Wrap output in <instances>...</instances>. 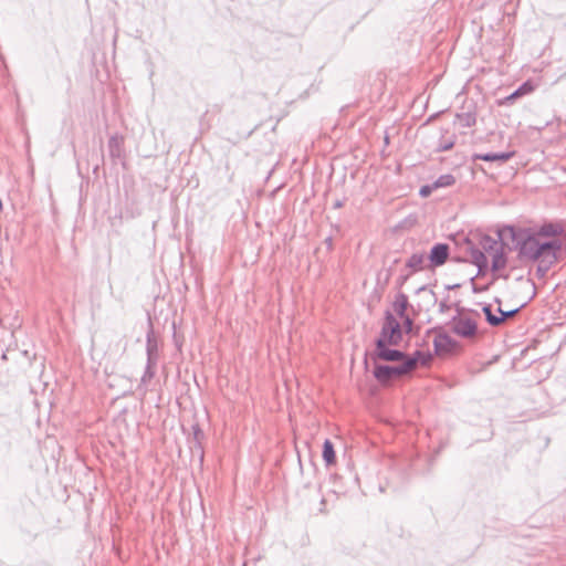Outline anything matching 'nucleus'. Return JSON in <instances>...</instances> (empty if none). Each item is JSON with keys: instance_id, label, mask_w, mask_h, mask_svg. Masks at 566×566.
Instances as JSON below:
<instances>
[{"instance_id": "obj_18", "label": "nucleus", "mask_w": 566, "mask_h": 566, "mask_svg": "<svg viewBox=\"0 0 566 566\" xmlns=\"http://www.w3.org/2000/svg\"><path fill=\"white\" fill-rule=\"evenodd\" d=\"M431 358V355L427 353L426 359L427 361Z\"/></svg>"}, {"instance_id": "obj_17", "label": "nucleus", "mask_w": 566, "mask_h": 566, "mask_svg": "<svg viewBox=\"0 0 566 566\" xmlns=\"http://www.w3.org/2000/svg\"><path fill=\"white\" fill-rule=\"evenodd\" d=\"M451 147H452V143H450L449 145H446V146L441 147V149H442V150H447V149H449V148H451Z\"/></svg>"}, {"instance_id": "obj_2", "label": "nucleus", "mask_w": 566, "mask_h": 566, "mask_svg": "<svg viewBox=\"0 0 566 566\" xmlns=\"http://www.w3.org/2000/svg\"><path fill=\"white\" fill-rule=\"evenodd\" d=\"M560 228L554 224H544L537 232L527 235L520 244V256L536 262V274L544 277L549 269L566 255L562 239L557 237Z\"/></svg>"}, {"instance_id": "obj_13", "label": "nucleus", "mask_w": 566, "mask_h": 566, "mask_svg": "<svg viewBox=\"0 0 566 566\" xmlns=\"http://www.w3.org/2000/svg\"><path fill=\"white\" fill-rule=\"evenodd\" d=\"M410 272H418L423 269V255L421 253L413 254L406 263Z\"/></svg>"}, {"instance_id": "obj_11", "label": "nucleus", "mask_w": 566, "mask_h": 566, "mask_svg": "<svg viewBox=\"0 0 566 566\" xmlns=\"http://www.w3.org/2000/svg\"><path fill=\"white\" fill-rule=\"evenodd\" d=\"M323 459L327 465H334L336 463L334 446L329 440H326L323 444Z\"/></svg>"}, {"instance_id": "obj_1", "label": "nucleus", "mask_w": 566, "mask_h": 566, "mask_svg": "<svg viewBox=\"0 0 566 566\" xmlns=\"http://www.w3.org/2000/svg\"><path fill=\"white\" fill-rule=\"evenodd\" d=\"M412 310L407 298L399 295L387 311L385 322L376 343L375 356L386 361H399L403 358L400 347L408 342L413 334Z\"/></svg>"}, {"instance_id": "obj_8", "label": "nucleus", "mask_w": 566, "mask_h": 566, "mask_svg": "<svg viewBox=\"0 0 566 566\" xmlns=\"http://www.w3.org/2000/svg\"><path fill=\"white\" fill-rule=\"evenodd\" d=\"M514 156V151H502V153H485L475 154L474 159L484 161H501L505 163Z\"/></svg>"}, {"instance_id": "obj_5", "label": "nucleus", "mask_w": 566, "mask_h": 566, "mask_svg": "<svg viewBox=\"0 0 566 566\" xmlns=\"http://www.w3.org/2000/svg\"><path fill=\"white\" fill-rule=\"evenodd\" d=\"M451 331L461 337H473L476 334V322L469 315L459 314L451 322Z\"/></svg>"}, {"instance_id": "obj_14", "label": "nucleus", "mask_w": 566, "mask_h": 566, "mask_svg": "<svg viewBox=\"0 0 566 566\" xmlns=\"http://www.w3.org/2000/svg\"><path fill=\"white\" fill-rule=\"evenodd\" d=\"M483 313L485 314L486 322L492 326H499L503 323V317H499L497 315H494L491 310V305H484L482 308Z\"/></svg>"}, {"instance_id": "obj_7", "label": "nucleus", "mask_w": 566, "mask_h": 566, "mask_svg": "<svg viewBox=\"0 0 566 566\" xmlns=\"http://www.w3.org/2000/svg\"><path fill=\"white\" fill-rule=\"evenodd\" d=\"M433 345L436 354L442 356L451 353L455 348L457 343L450 336L439 334L436 336Z\"/></svg>"}, {"instance_id": "obj_9", "label": "nucleus", "mask_w": 566, "mask_h": 566, "mask_svg": "<svg viewBox=\"0 0 566 566\" xmlns=\"http://www.w3.org/2000/svg\"><path fill=\"white\" fill-rule=\"evenodd\" d=\"M455 182L454 176L447 174L440 176L431 186L427 185V197L430 195V192L433 189L442 188V187H450Z\"/></svg>"}, {"instance_id": "obj_3", "label": "nucleus", "mask_w": 566, "mask_h": 566, "mask_svg": "<svg viewBox=\"0 0 566 566\" xmlns=\"http://www.w3.org/2000/svg\"><path fill=\"white\" fill-rule=\"evenodd\" d=\"M480 245L482 250L472 248L470 251L472 262L478 266L479 272L485 271L489 268L490 261L493 272L505 268L504 243L500 239L483 235L480 240Z\"/></svg>"}, {"instance_id": "obj_6", "label": "nucleus", "mask_w": 566, "mask_h": 566, "mask_svg": "<svg viewBox=\"0 0 566 566\" xmlns=\"http://www.w3.org/2000/svg\"><path fill=\"white\" fill-rule=\"evenodd\" d=\"M448 256L449 245L446 243H437L431 248L428 259L431 266H440L446 263Z\"/></svg>"}, {"instance_id": "obj_15", "label": "nucleus", "mask_w": 566, "mask_h": 566, "mask_svg": "<svg viewBox=\"0 0 566 566\" xmlns=\"http://www.w3.org/2000/svg\"><path fill=\"white\" fill-rule=\"evenodd\" d=\"M520 308H514V310H511V311H503L502 308H497V312L500 313V316L499 317H503V322L506 319V318H510V317H513L516 313H518Z\"/></svg>"}, {"instance_id": "obj_4", "label": "nucleus", "mask_w": 566, "mask_h": 566, "mask_svg": "<svg viewBox=\"0 0 566 566\" xmlns=\"http://www.w3.org/2000/svg\"><path fill=\"white\" fill-rule=\"evenodd\" d=\"M417 360L418 359L415 357H406L403 355V358L399 360L401 361L399 366L377 364L374 368V375L379 381L386 382L410 373L412 369H415Z\"/></svg>"}, {"instance_id": "obj_19", "label": "nucleus", "mask_w": 566, "mask_h": 566, "mask_svg": "<svg viewBox=\"0 0 566 566\" xmlns=\"http://www.w3.org/2000/svg\"><path fill=\"white\" fill-rule=\"evenodd\" d=\"M420 193L424 195V187L420 189Z\"/></svg>"}, {"instance_id": "obj_12", "label": "nucleus", "mask_w": 566, "mask_h": 566, "mask_svg": "<svg viewBox=\"0 0 566 566\" xmlns=\"http://www.w3.org/2000/svg\"><path fill=\"white\" fill-rule=\"evenodd\" d=\"M457 123L462 128H469L475 125L476 116L472 112H465L457 115Z\"/></svg>"}, {"instance_id": "obj_10", "label": "nucleus", "mask_w": 566, "mask_h": 566, "mask_svg": "<svg viewBox=\"0 0 566 566\" xmlns=\"http://www.w3.org/2000/svg\"><path fill=\"white\" fill-rule=\"evenodd\" d=\"M534 88H535V86L530 81H526L517 90H515L511 95H509L505 98V102L511 103L520 96L532 93L534 91Z\"/></svg>"}, {"instance_id": "obj_16", "label": "nucleus", "mask_w": 566, "mask_h": 566, "mask_svg": "<svg viewBox=\"0 0 566 566\" xmlns=\"http://www.w3.org/2000/svg\"><path fill=\"white\" fill-rule=\"evenodd\" d=\"M448 308H449V305L447 304V302H446V301H441V302L439 303V310H440V312H442V313H443V312H444V311H447Z\"/></svg>"}]
</instances>
